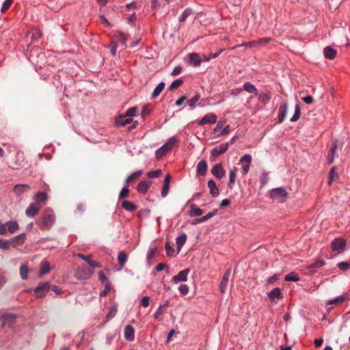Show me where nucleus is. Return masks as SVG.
<instances>
[{"mask_svg": "<svg viewBox=\"0 0 350 350\" xmlns=\"http://www.w3.org/2000/svg\"><path fill=\"white\" fill-rule=\"evenodd\" d=\"M137 109H138L137 107H131L126 111L125 114L126 115V116L132 118V117L136 115Z\"/></svg>", "mask_w": 350, "mask_h": 350, "instance_id": "bf43d9fd", "label": "nucleus"}, {"mask_svg": "<svg viewBox=\"0 0 350 350\" xmlns=\"http://www.w3.org/2000/svg\"><path fill=\"white\" fill-rule=\"evenodd\" d=\"M129 193V189L127 187L122 188L119 193V197H118L119 200L125 198L126 197L128 196Z\"/></svg>", "mask_w": 350, "mask_h": 350, "instance_id": "680f3d73", "label": "nucleus"}, {"mask_svg": "<svg viewBox=\"0 0 350 350\" xmlns=\"http://www.w3.org/2000/svg\"><path fill=\"white\" fill-rule=\"evenodd\" d=\"M111 284H110L109 282H107V283L105 284V288H104V290H103V291H101L100 292V296L101 297H105V296L107 295V293L111 291Z\"/></svg>", "mask_w": 350, "mask_h": 350, "instance_id": "6e6d98bb", "label": "nucleus"}, {"mask_svg": "<svg viewBox=\"0 0 350 350\" xmlns=\"http://www.w3.org/2000/svg\"><path fill=\"white\" fill-rule=\"evenodd\" d=\"M338 268L342 271H346L350 269V263L347 262H341L338 264Z\"/></svg>", "mask_w": 350, "mask_h": 350, "instance_id": "0e129e2a", "label": "nucleus"}, {"mask_svg": "<svg viewBox=\"0 0 350 350\" xmlns=\"http://www.w3.org/2000/svg\"><path fill=\"white\" fill-rule=\"evenodd\" d=\"M12 2L13 0H5L2 4V7L1 9V13H4L5 12H6L12 5Z\"/></svg>", "mask_w": 350, "mask_h": 350, "instance_id": "4d7b16f0", "label": "nucleus"}, {"mask_svg": "<svg viewBox=\"0 0 350 350\" xmlns=\"http://www.w3.org/2000/svg\"><path fill=\"white\" fill-rule=\"evenodd\" d=\"M189 272V269H186L180 271L176 275L172 278V282L174 284H178L180 282H186L187 280V275Z\"/></svg>", "mask_w": 350, "mask_h": 350, "instance_id": "9b49d317", "label": "nucleus"}, {"mask_svg": "<svg viewBox=\"0 0 350 350\" xmlns=\"http://www.w3.org/2000/svg\"><path fill=\"white\" fill-rule=\"evenodd\" d=\"M122 207L124 210L128 211L129 212H133L137 209V206L135 205L134 203L127 200H124L122 202Z\"/></svg>", "mask_w": 350, "mask_h": 350, "instance_id": "c9c22d12", "label": "nucleus"}, {"mask_svg": "<svg viewBox=\"0 0 350 350\" xmlns=\"http://www.w3.org/2000/svg\"><path fill=\"white\" fill-rule=\"evenodd\" d=\"M124 336L125 339L129 341L133 340V339L135 338V330H134V328L131 325H128L125 327Z\"/></svg>", "mask_w": 350, "mask_h": 350, "instance_id": "b1692460", "label": "nucleus"}, {"mask_svg": "<svg viewBox=\"0 0 350 350\" xmlns=\"http://www.w3.org/2000/svg\"><path fill=\"white\" fill-rule=\"evenodd\" d=\"M178 142L176 137H170L167 142L155 151L156 158L160 159L170 152Z\"/></svg>", "mask_w": 350, "mask_h": 350, "instance_id": "f03ea898", "label": "nucleus"}, {"mask_svg": "<svg viewBox=\"0 0 350 350\" xmlns=\"http://www.w3.org/2000/svg\"><path fill=\"white\" fill-rule=\"evenodd\" d=\"M30 189V187L27 184L16 185L13 189L14 194L17 196H21L25 192L28 191Z\"/></svg>", "mask_w": 350, "mask_h": 350, "instance_id": "412c9836", "label": "nucleus"}, {"mask_svg": "<svg viewBox=\"0 0 350 350\" xmlns=\"http://www.w3.org/2000/svg\"><path fill=\"white\" fill-rule=\"evenodd\" d=\"M207 170V163L205 160L200 161L197 165V172L201 176H204Z\"/></svg>", "mask_w": 350, "mask_h": 350, "instance_id": "2f4dec72", "label": "nucleus"}, {"mask_svg": "<svg viewBox=\"0 0 350 350\" xmlns=\"http://www.w3.org/2000/svg\"><path fill=\"white\" fill-rule=\"evenodd\" d=\"M50 271V264L47 260H42L40 264V269L39 270L38 276L42 277V275L48 273Z\"/></svg>", "mask_w": 350, "mask_h": 350, "instance_id": "7c9ffc66", "label": "nucleus"}, {"mask_svg": "<svg viewBox=\"0 0 350 350\" xmlns=\"http://www.w3.org/2000/svg\"><path fill=\"white\" fill-rule=\"evenodd\" d=\"M244 90L251 94H254V95L258 94V90L256 87L251 83L250 82H246L243 84Z\"/></svg>", "mask_w": 350, "mask_h": 350, "instance_id": "ea45409f", "label": "nucleus"}, {"mask_svg": "<svg viewBox=\"0 0 350 350\" xmlns=\"http://www.w3.org/2000/svg\"><path fill=\"white\" fill-rule=\"evenodd\" d=\"M29 269L27 265L23 264L20 266V277L23 280H26L28 278Z\"/></svg>", "mask_w": 350, "mask_h": 350, "instance_id": "4c0bfd02", "label": "nucleus"}, {"mask_svg": "<svg viewBox=\"0 0 350 350\" xmlns=\"http://www.w3.org/2000/svg\"><path fill=\"white\" fill-rule=\"evenodd\" d=\"M270 195L273 199H279L286 197L287 192L283 187H277L271 191Z\"/></svg>", "mask_w": 350, "mask_h": 350, "instance_id": "4468645a", "label": "nucleus"}, {"mask_svg": "<svg viewBox=\"0 0 350 350\" xmlns=\"http://www.w3.org/2000/svg\"><path fill=\"white\" fill-rule=\"evenodd\" d=\"M346 299V297L345 295H341L338 297H336L335 299H330L329 301H327L326 304L327 305H334V304H340L342 302H344Z\"/></svg>", "mask_w": 350, "mask_h": 350, "instance_id": "37998d69", "label": "nucleus"}, {"mask_svg": "<svg viewBox=\"0 0 350 350\" xmlns=\"http://www.w3.org/2000/svg\"><path fill=\"white\" fill-rule=\"evenodd\" d=\"M331 246L333 251L341 253L346 246V241L342 238H337L332 242Z\"/></svg>", "mask_w": 350, "mask_h": 350, "instance_id": "0eeeda50", "label": "nucleus"}, {"mask_svg": "<svg viewBox=\"0 0 350 350\" xmlns=\"http://www.w3.org/2000/svg\"><path fill=\"white\" fill-rule=\"evenodd\" d=\"M163 313V306H159L156 312L154 314V318L156 320H160L162 319V315Z\"/></svg>", "mask_w": 350, "mask_h": 350, "instance_id": "864d4df0", "label": "nucleus"}, {"mask_svg": "<svg viewBox=\"0 0 350 350\" xmlns=\"http://www.w3.org/2000/svg\"><path fill=\"white\" fill-rule=\"evenodd\" d=\"M49 290L50 284L49 282L41 283L34 288L35 295L36 298H42L46 295Z\"/></svg>", "mask_w": 350, "mask_h": 350, "instance_id": "39448f33", "label": "nucleus"}, {"mask_svg": "<svg viewBox=\"0 0 350 350\" xmlns=\"http://www.w3.org/2000/svg\"><path fill=\"white\" fill-rule=\"evenodd\" d=\"M19 229V225L16 221H9L5 223L0 222V234L5 235L8 232L13 234Z\"/></svg>", "mask_w": 350, "mask_h": 350, "instance_id": "7ed1b4c3", "label": "nucleus"}, {"mask_svg": "<svg viewBox=\"0 0 350 350\" xmlns=\"http://www.w3.org/2000/svg\"><path fill=\"white\" fill-rule=\"evenodd\" d=\"M223 51H224V49H221L217 53H212V54H210V55H204L203 56V60L205 61V62H208L211 59L217 58Z\"/></svg>", "mask_w": 350, "mask_h": 350, "instance_id": "09e8293b", "label": "nucleus"}, {"mask_svg": "<svg viewBox=\"0 0 350 350\" xmlns=\"http://www.w3.org/2000/svg\"><path fill=\"white\" fill-rule=\"evenodd\" d=\"M224 123L221 122H219L216 126V127L214 129V132L218 133L219 132V135H224L230 132V126L227 125L225 127H223Z\"/></svg>", "mask_w": 350, "mask_h": 350, "instance_id": "393cba45", "label": "nucleus"}, {"mask_svg": "<svg viewBox=\"0 0 350 350\" xmlns=\"http://www.w3.org/2000/svg\"><path fill=\"white\" fill-rule=\"evenodd\" d=\"M285 280L286 281H293V282H297L299 280V278L298 277L297 274L294 272H291L286 275L285 276Z\"/></svg>", "mask_w": 350, "mask_h": 350, "instance_id": "de8ad7c7", "label": "nucleus"}, {"mask_svg": "<svg viewBox=\"0 0 350 350\" xmlns=\"http://www.w3.org/2000/svg\"><path fill=\"white\" fill-rule=\"evenodd\" d=\"M212 174L218 179L222 178L225 176V170L221 163L215 164L211 169Z\"/></svg>", "mask_w": 350, "mask_h": 350, "instance_id": "f8f14e48", "label": "nucleus"}, {"mask_svg": "<svg viewBox=\"0 0 350 350\" xmlns=\"http://www.w3.org/2000/svg\"><path fill=\"white\" fill-rule=\"evenodd\" d=\"M278 280V275L277 274H274L272 276L268 278L266 280V284L267 285L272 284L275 283Z\"/></svg>", "mask_w": 350, "mask_h": 350, "instance_id": "338daca9", "label": "nucleus"}, {"mask_svg": "<svg viewBox=\"0 0 350 350\" xmlns=\"http://www.w3.org/2000/svg\"><path fill=\"white\" fill-rule=\"evenodd\" d=\"M338 145L336 142H334L331 144V147L327 155V161L329 164H332L334 162V158L337 156L336 150Z\"/></svg>", "mask_w": 350, "mask_h": 350, "instance_id": "aec40b11", "label": "nucleus"}, {"mask_svg": "<svg viewBox=\"0 0 350 350\" xmlns=\"http://www.w3.org/2000/svg\"><path fill=\"white\" fill-rule=\"evenodd\" d=\"M133 122V119L124 115H120L116 119V124L118 126H124L126 124H131Z\"/></svg>", "mask_w": 350, "mask_h": 350, "instance_id": "6ab92c4d", "label": "nucleus"}, {"mask_svg": "<svg viewBox=\"0 0 350 350\" xmlns=\"http://www.w3.org/2000/svg\"><path fill=\"white\" fill-rule=\"evenodd\" d=\"M200 97V95L197 94L194 97L189 100L188 103L190 107L193 108L195 106L196 103L199 100Z\"/></svg>", "mask_w": 350, "mask_h": 350, "instance_id": "e2e57ef3", "label": "nucleus"}, {"mask_svg": "<svg viewBox=\"0 0 350 350\" xmlns=\"http://www.w3.org/2000/svg\"><path fill=\"white\" fill-rule=\"evenodd\" d=\"M16 315L7 314L2 317V327L5 325L11 326L15 321Z\"/></svg>", "mask_w": 350, "mask_h": 350, "instance_id": "bb28decb", "label": "nucleus"}, {"mask_svg": "<svg viewBox=\"0 0 350 350\" xmlns=\"http://www.w3.org/2000/svg\"><path fill=\"white\" fill-rule=\"evenodd\" d=\"M178 290L182 295H185L189 292V287L187 284H180L179 286Z\"/></svg>", "mask_w": 350, "mask_h": 350, "instance_id": "774afa93", "label": "nucleus"}, {"mask_svg": "<svg viewBox=\"0 0 350 350\" xmlns=\"http://www.w3.org/2000/svg\"><path fill=\"white\" fill-rule=\"evenodd\" d=\"M40 206L35 204L31 203L25 211V214L27 217H35L40 211Z\"/></svg>", "mask_w": 350, "mask_h": 350, "instance_id": "a211bd4d", "label": "nucleus"}, {"mask_svg": "<svg viewBox=\"0 0 350 350\" xmlns=\"http://www.w3.org/2000/svg\"><path fill=\"white\" fill-rule=\"evenodd\" d=\"M239 161L243 164L241 167V172L243 175H246L250 168L252 163V156L249 154H246L240 159Z\"/></svg>", "mask_w": 350, "mask_h": 350, "instance_id": "423d86ee", "label": "nucleus"}, {"mask_svg": "<svg viewBox=\"0 0 350 350\" xmlns=\"http://www.w3.org/2000/svg\"><path fill=\"white\" fill-rule=\"evenodd\" d=\"M268 297L272 301H274L275 299H282L281 289L278 287L273 288L271 292L269 293Z\"/></svg>", "mask_w": 350, "mask_h": 350, "instance_id": "a878e982", "label": "nucleus"}, {"mask_svg": "<svg viewBox=\"0 0 350 350\" xmlns=\"http://www.w3.org/2000/svg\"><path fill=\"white\" fill-rule=\"evenodd\" d=\"M165 249L166 251V254L168 256H172L174 254V249L168 243H166L165 245Z\"/></svg>", "mask_w": 350, "mask_h": 350, "instance_id": "69168bd1", "label": "nucleus"}, {"mask_svg": "<svg viewBox=\"0 0 350 350\" xmlns=\"http://www.w3.org/2000/svg\"><path fill=\"white\" fill-rule=\"evenodd\" d=\"M94 271L85 266H81L77 269L75 272V277L79 280H89L93 275Z\"/></svg>", "mask_w": 350, "mask_h": 350, "instance_id": "20e7f679", "label": "nucleus"}, {"mask_svg": "<svg viewBox=\"0 0 350 350\" xmlns=\"http://www.w3.org/2000/svg\"><path fill=\"white\" fill-rule=\"evenodd\" d=\"M25 239H26V234L25 233H22V234H20L17 236L12 237L10 239V242H11L12 245L14 247H16L17 246L22 245L25 243Z\"/></svg>", "mask_w": 350, "mask_h": 350, "instance_id": "dca6fc26", "label": "nucleus"}, {"mask_svg": "<svg viewBox=\"0 0 350 350\" xmlns=\"http://www.w3.org/2000/svg\"><path fill=\"white\" fill-rule=\"evenodd\" d=\"M75 256L87 262V263L92 268H98L101 267L100 263L92 260L90 256H85L83 254H77Z\"/></svg>", "mask_w": 350, "mask_h": 350, "instance_id": "4be33fe9", "label": "nucleus"}, {"mask_svg": "<svg viewBox=\"0 0 350 350\" xmlns=\"http://www.w3.org/2000/svg\"><path fill=\"white\" fill-rule=\"evenodd\" d=\"M43 189L44 191H38L33 197V200L37 202L44 203L48 199L46 192L50 190L49 185L44 184Z\"/></svg>", "mask_w": 350, "mask_h": 350, "instance_id": "6e6552de", "label": "nucleus"}, {"mask_svg": "<svg viewBox=\"0 0 350 350\" xmlns=\"http://www.w3.org/2000/svg\"><path fill=\"white\" fill-rule=\"evenodd\" d=\"M127 259H128V257L125 252H119L118 256V262H119L120 269H122L124 267V265L127 261Z\"/></svg>", "mask_w": 350, "mask_h": 350, "instance_id": "a19ab883", "label": "nucleus"}, {"mask_svg": "<svg viewBox=\"0 0 350 350\" xmlns=\"http://www.w3.org/2000/svg\"><path fill=\"white\" fill-rule=\"evenodd\" d=\"M116 40L121 42L123 45L126 44L127 36L122 32H117L116 34Z\"/></svg>", "mask_w": 350, "mask_h": 350, "instance_id": "a18cd8bd", "label": "nucleus"}, {"mask_svg": "<svg viewBox=\"0 0 350 350\" xmlns=\"http://www.w3.org/2000/svg\"><path fill=\"white\" fill-rule=\"evenodd\" d=\"M271 99V96L267 94H260L259 96V100L261 103L266 104Z\"/></svg>", "mask_w": 350, "mask_h": 350, "instance_id": "052dcab7", "label": "nucleus"}, {"mask_svg": "<svg viewBox=\"0 0 350 350\" xmlns=\"http://www.w3.org/2000/svg\"><path fill=\"white\" fill-rule=\"evenodd\" d=\"M230 273V269H228L222 277L221 281L219 284V291L222 294H224L226 291Z\"/></svg>", "mask_w": 350, "mask_h": 350, "instance_id": "2eb2a0df", "label": "nucleus"}, {"mask_svg": "<svg viewBox=\"0 0 350 350\" xmlns=\"http://www.w3.org/2000/svg\"><path fill=\"white\" fill-rule=\"evenodd\" d=\"M183 83V81L181 79H178L175 81H174L171 83V85L170 86V90H174L175 89H176L178 87H180V85H182Z\"/></svg>", "mask_w": 350, "mask_h": 350, "instance_id": "603ef678", "label": "nucleus"}, {"mask_svg": "<svg viewBox=\"0 0 350 350\" xmlns=\"http://www.w3.org/2000/svg\"><path fill=\"white\" fill-rule=\"evenodd\" d=\"M300 114H301V109H300L299 105L298 104H297L295 105V113H294L293 116H292V118H291V121L295 122V121L298 120L300 117Z\"/></svg>", "mask_w": 350, "mask_h": 350, "instance_id": "49530a36", "label": "nucleus"}, {"mask_svg": "<svg viewBox=\"0 0 350 350\" xmlns=\"http://www.w3.org/2000/svg\"><path fill=\"white\" fill-rule=\"evenodd\" d=\"M204 213V211L196 206L195 204H191V210L189 211V216L190 217H198V216H200L201 215H202Z\"/></svg>", "mask_w": 350, "mask_h": 350, "instance_id": "58836bf2", "label": "nucleus"}, {"mask_svg": "<svg viewBox=\"0 0 350 350\" xmlns=\"http://www.w3.org/2000/svg\"><path fill=\"white\" fill-rule=\"evenodd\" d=\"M187 234L185 233L181 234L176 239V243L177 245L178 252H179L187 241Z\"/></svg>", "mask_w": 350, "mask_h": 350, "instance_id": "473e14b6", "label": "nucleus"}, {"mask_svg": "<svg viewBox=\"0 0 350 350\" xmlns=\"http://www.w3.org/2000/svg\"><path fill=\"white\" fill-rule=\"evenodd\" d=\"M207 185L210 189V194L213 197H217L219 196V191L218 187H217L215 182L213 180H208Z\"/></svg>", "mask_w": 350, "mask_h": 350, "instance_id": "c85d7f7f", "label": "nucleus"}, {"mask_svg": "<svg viewBox=\"0 0 350 350\" xmlns=\"http://www.w3.org/2000/svg\"><path fill=\"white\" fill-rule=\"evenodd\" d=\"M325 265V262L324 260H323V259H318L314 263L310 265L308 267V269L311 272H316L318 269L321 268Z\"/></svg>", "mask_w": 350, "mask_h": 350, "instance_id": "c756f323", "label": "nucleus"}, {"mask_svg": "<svg viewBox=\"0 0 350 350\" xmlns=\"http://www.w3.org/2000/svg\"><path fill=\"white\" fill-rule=\"evenodd\" d=\"M237 172V168L236 167H232V168L230 170L229 172V182H228V186L230 188H232V185L235 183V178L236 174Z\"/></svg>", "mask_w": 350, "mask_h": 350, "instance_id": "e433bc0d", "label": "nucleus"}, {"mask_svg": "<svg viewBox=\"0 0 350 350\" xmlns=\"http://www.w3.org/2000/svg\"><path fill=\"white\" fill-rule=\"evenodd\" d=\"M217 115L213 113H209L205 115L198 122V125L212 124L217 121Z\"/></svg>", "mask_w": 350, "mask_h": 350, "instance_id": "9d476101", "label": "nucleus"}, {"mask_svg": "<svg viewBox=\"0 0 350 350\" xmlns=\"http://www.w3.org/2000/svg\"><path fill=\"white\" fill-rule=\"evenodd\" d=\"M336 167H333L330 171H329V180H328V184L329 185H331L332 183L334 180H336L337 178H338V174L336 172Z\"/></svg>", "mask_w": 350, "mask_h": 350, "instance_id": "c03bdc74", "label": "nucleus"}, {"mask_svg": "<svg viewBox=\"0 0 350 350\" xmlns=\"http://www.w3.org/2000/svg\"><path fill=\"white\" fill-rule=\"evenodd\" d=\"M150 185L151 182L149 180L141 181L137 187V190L140 193H145L147 192Z\"/></svg>", "mask_w": 350, "mask_h": 350, "instance_id": "cd10ccee", "label": "nucleus"}, {"mask_svg": "<svg viewBox=\"0 0 350 350\" xmlns=\"http://www.w3.org/2000/svg\"><path fill=\"white\" fill-rule=\"evenodd\" d=\"M165 86V84L164 82L159 83L157 86L154 88L152 94V98H157L160 93L163 90Z\"/></svg>", "mask_w": 350, "mask_h": 350, "instance_id": "79ce46f5", "label": "nucleus"}, {"mask_svg": "<svg viewBox=\"0 0 350 350\" xmlns=\"http://www.w3.org/2000/svg\"><path fill=\"white\" fill-rule=\"evenodd\" d=\"M217 213V210H214L213 211L208 213L207 215L203 216L202 217H200L198 219V221L199 222H205L207 220L210 219L211 218H212L213 216H215Z\"/></svg>", "mask_w": 350, "mask_h": 350, "instance_id": "8fccbe9b", "label": "nucleus"}, {"mask_svg": "<svg viewBox=\"0 0 350 350\" xmlns=\"http://www.w3.org/2000/svg\"><path fill=\"white\" fill-rule=\"evenodd\" d=\"M142 174V170H137L129 175L125 180V183L129 184L135 182Z\"/></svg>", "mask_w": 350, "mask_h": 350, "instance_id": "f704fd0d", "label": "nucleus"}, {"mask_svg": "<svg viewBox=\"0 0 350 350\" xmlns=\"http://www.w3.org/2000/svg\"><path fill=\"white\" fill-rule=\"evenodd\" d=\"M323 53L327 59H333L336 55V51L331 46H326L324 49Z\"/></svg>", "mask_w": 350, "mask_h": 350, "instance_id": "72a5a7b5", "label": "nucleus"}, {"mask_svg": "<svg viewBox=\"0 0 350 350\" xmlns=\"http://www.w3.org/2000/svg\"><path fill=\"white\" fill-rule=\"evenodd\" d=\"M228 147H229L228 142L223 143V144H220L219 146L215 147L211 150V157H218L219 155L224 153L228 150Z\"/></svg>", "mask_w": 350, "mask_h": 350, "instance_id": "ddd939ff", "label": "nucleus"}, {"mask_svg": "<svg viewBox=\"0 0 350 350\" xmlns=\"http://www.w3.org/2000/svg\"><path fill=\"white\" fill-rule=\"evenodd\" d=\"M288 108V104L286 101L282 102L278 109V122L279 123L283 122L284 119L286 118L287 111Z\"/></svg>", "mask_w": 350, "mask_h": 350, "instance_id": "1a4fd4ad", "label": "nucleus"}, {"mask_svg": "<svg viewBox=\"0 0 350 350\" xmlns=\"http://www.w3.org/2000/svg\"><path fill=\"white\" fill-rule=\"evenodd\" d=\"M269 40L270 39L268 38H264L259 39L258 40H256V41L245 42L241 45H237V46H244L246 47H256L258 45H262V44L267 43L269 41Z\"/></svg>", "mask_w": 350, "mask_h": 350, "instance_id": "f3484780", "label": "nucleus"}, {"mask_svg": "<svg viewBox=\"0 0 350 350\" xmlns=\"http://www.w3.org/2000/svg\"><path fill=\"white\" fill-rule=\"evenodd\" d=\"M55 221V215L51 208H47L43 214L40 221L38 222L41 230H48L51 228Z\"/></svg>", "mask_w": 350, "mask_h": 350, "instance_id": "f257e3e1", "label": "nucleus"}, {"mask_svg": "<svg viewBox=\"0 0 350 350\" xmlns=\"http://www.w3.org/2000/svg\"><path fill=\"white\" fill-rule=\"evenodd\" d=\"M191 14V10L187 8L186 10H184V12L180 15L179 21L181 23L184 22Z\"/></svg>", "mask_w": 350, "mask_h": 350, "instance_id": "5fc2aeb1", "label": "nucleus"}, {"mask_svg": "<svg viewBox=\"0 0 350 350\" xmlns=\"http://www.w3.org/2000/svg\"><path fill=\"white\" fill-rule=\"evenodd\" d=\"M117 311H118L117 306H112L110 308L107 314L106 315L107 320L108 321V320L111 319V318L114 317L117 313Z\"/></svg>", "mask_w": 350, "mask_h": 350, "instance_id": "3c124183", "label": "nucleus"}, {"mask_svg": "<svg viewBox=\"0 0 350 350\" xmlns=\"http://www.w3.org/2000/svg\"><path fill=\"white\" fill-rule=\"evenodd\" d=\"M10 245H11L10 240L7 241V240H3V239H0V248L1 249L7 250L10 248Z\"/></svg>", "mask_w": 350, "mask_h": 350, "instance_id": "13d9d810", "label": "nucleus"}, {"mask_svg": "<svg viewBox=\"0 0 350 350\" xmlns=\"http://www.w3.org/2000/svg\"><path fill=\"white\" fill-rule=\"evenodd\" d=\"M189 62L194 67H198L202 63V59L198 53H191L188 55Z\"/></svg>", "mask_w": 350, "mask_h": 350, "instance_id": "5701e85b", "label": "nucleus"}]
</instances>
